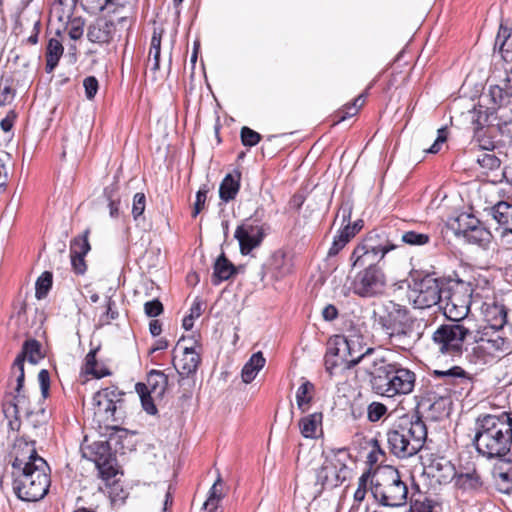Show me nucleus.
Returning a JSON list of instances; mask_svg holds the SVG:
<instances>
[{"label": "nucleus", "mask_w": 512, "mask_h": 512, "mask_svg": "<svg viewBox=\"0 0 512 512\" xmlns=\"http://www.w3.org/2000/svg\"><path fill=\"white\" fill-rule=\"evenodd\" d=\"M473 444L479 455L491 460L507 462L512 455V417L503 412L500 415L485 414L476 420Z\"/></svg>", "instance_id": "obj_1"}, {"label": "nucleus", "mask_w": 512, "mask_h": 512, "mask_svg": "<svg viewBox=\"0 0 512 512\" xmlns=\"http://www.w3.org/2000/svg\"><path fill=\"white\" fill-rule=\"evenodd\" d=\"M374 319L389 344L400 350H410L421 337L417 331L420 325L417 318L406 306L394 301H388L378 313L374 312Z\"/></svg>", "instance_id": "obj_2"}, {"label": "nucleus", "mask_w": 512, "mask_h": 512, "mask_svg": "<svg viewBox=\"0 0 512 512\" xmlns=\"http://www.w3.org/2000/svg\"><path fill=\"white\" fill-rule=\"evenodd\" d=\"M372 390L380 396L393 398L413 392L416 374L397 362H388L385 357L370 372Z\"/></svg>", "instance_id": "obj_3"}, {"label": "nucleus", "mask_w": 512, "mask_h": 512, "mask_svg": "<svg viewBox=\"0 0 512 512\" xmlns=\"http://www.w3.org/2000/svg\"><path fill=\"white\" fill-rule=\"evenodd\" d=\"M398 232L391 228H375L369 231L356 245L350 255L353 268L366 265L367 262H381L386 254L397 247Z\"/></svg>", "instance_id": "obj_4"}, {"label": "nucleus", "mask_w": 512, "mask_h": 512, "mask_svg": "<svg viewBox=\"0 0 512 512\" xmlns=\"http://www.w3.org/2000/svg\"><path fill=\"white\" fill-rule=\"evenodd\" d=\"M50 468L44 459H36L29 469L12 471L13 491L16 496L27 502H36L44 498L50 487Z\"/></svg>", "instance_id": "obj_5"}, {"label": "nucleus", "mask_w": 512, "mask_h": 512, "mask_svg": "<svg viewBox=\"0 0 512 512\" xmlns=\"http://www.w3.org/2000/svg\"><path fill=\"white\" fill-rule=\"evenodd\" d=\"M94 415L99 422H103L107 427L127 434V430L118 425L124 422L127 416V403L125 392L117 386H109L96 392L93 396Z\"/></svg>", "instance_id": "obj_6"}, {"label": "nucleus", "mask_w": 512, "mask_h": 512, "mask_svg": "<svg viewBox=\"0 0 512 512\" xmlns=\"http://www.w3.org/2000/svg\"><path fill=\"white\" fill-rule=\"evenodd\" d=\"M371 493L382 506L399 507L406 503L408 488L399 471L388 467L377 472L371 480Z\"/></svg>", "instance_id": "obj_7"}, {"label": "nucleus", "mask_w": 512, "mask_h": 512, "mask_svg": "<svg viewBox=\"0 0 512 512\" xmlns=\"http://www.w3.org/2000/svg\"><path fill=\"white\" fill-rule=\"evenodd\" d=\"M430 381H432L434 391L435 402L431 405L436 404V398L441 401H449L452 395L461 396L463 393L468 392L472 388L473 376L468 373L461 366H452L448 369H434L428 372Z\"/></svg>", "instance_id": "obj_8"}, {"label": "nucleus", "mask_w": 512, "mask_h": 512, "mask_svg": "<svg viewBox=\"0 0 512 512\" xmlns=\"http://www.w3.org/2000/svg\"><path fill=\"white\" fill-rule=\"evenodd\" d=\"M444 288V315L452 322H462L470 311L473 285L461 279L448 277Z\"/></svg>", "instance_id": "obj_9"}, {"label": "nucleus", "mask_w": 512, "mask_h": 512, "mask_svg": "<svg viewBox=\"0 0 512 512\" xmlns=\"http://www.w3.org/2000/svg\"><path fill=\"white\" fill-rule=\"evenodd\" d=\"M349 453L346 448L332 449L324 455V461L316 470V485L321 490L334 489L342 485L349 477L346 464Z\"/></svg>", "instance_id": "obj_10"}, {"label": "nucleus", "mask_w": 512, "mask_h": 512, "mask_svg": "<svg viewBox=\"0 0 512 512\" xmlns=\"http://www.w3.org/2000/svg\"><path fill=\"white\" fill-rule=\"evenodd\" d=\"M356 273L352 282V292L361 298H374L384 294L387 280L379 262L369 261Z\"/></svg>", "instance_id": "obj_11"}, {"label": "nucleus", "mask_w": 512, "mask_h": 512, "mask_svg": "<svg viewBox=\"0 0 512 512\" xmlns=\"http://www.w3.org/2000/svg\"><path fill=\"white\" fill-rule=\"evenodd\" d=\"M448 277L437 276L435 272L414 278L413 303L416 308H430L443 301L444 287Z\"/></svg>", "instance_id": "obj_12"}, {"label": "nucleus", "mask_w": 512, "mask_h": 512, "mask_svg": "<svg viewBox=\"0 0 512 512\" xmlns=\"http://www.w3.org/2000/svg\"><path fill=\"white\" fill-rule=\"evenodd\" d=\"M470 329L462 322L440 325L432 335V341L441 354L459 356Z\"/></svg>", "instance_id": "obj_13"}, {"label": "nucleus", "mask_w": 512, "mask_h": 512, "mask_svg": "<svg viewBox=\"0 0 512 512\" xmlns=\"http://www.w3.org/2000/svg\"><path fill=\"white\" fill-rule=\"evenodd\" d=\"M361 336L346 337V352L344 357V367L352 369L358 364H363V368L370 375L374 370L381 358L382 353L373 347H367L362 342Z\"/></svg>", "instance_id": "obj_14"}, {"label": "nucleus", "mask_w": 512, "mask_h": 512, "mask_svg": "<svg viewBox=\"0 0 512 512\" xmlns=\"http://www.w3.org/2000/svg\"><path fill=\"white\" fill-rule=\"evenodd\" d=\"M2 410L5 417L10 419L9 426L13 430H19L22 413L26 418H32L35 415L25 391L7 393L2 402Z\"/></svg>", "instance_id": "obj_15"}, {"label": "nucleus", "mask_w": 512, "mask_h": 512, "mask_svg": "<svg viewBox=\"0 0 512 512\" xmlns=\"http://www.w3.org/2000/svg\"><path fill=\"white\" fill-rule=\"evenodd\" d=\"M477 122L479 124H487L488 130H498L501 135H512V110L506 107H498L497 109L477 111Z\"/></svg>", "instance_id": "obj_16"}, {"label": "nucleus", "mask_w": 512, "mask_h": 512, "mask_svg": "<svg viewBox=\"0 0 512 512\" xmlns=\"http://www.w3.org/2000/svg\"><path fill=\"white\" fill-rule=\"evenodd\" d=\"M12 471L29 469L32 463H36V459H43L37 454L34 441H27L24 437L15 440L11 451Z\"/></svg>", "instance_id": "obj_17"}, {"label": "nucleus", "mask_w": 512, "mask_h": 512, "mask_svg": "<svg viewBox=\"0 0 512 512\" xmlns=\"http://www.w3.org/2000/svg\"><path fill=\"white\" fill-rule=\"evenodd\" d=\"M234 237L239 242L241 254L248 255L253 249L260 246L265 232L262 226L244 222L236 228Z\"/></svg>", "instance_id": "obj_18"}, {"label": "nucleus", "mask_w": 512, "mask_h": 512, "mask_svg": "<svg viewBox=\"0 0 512 512\" xmlns=\"http://www.w3.org/2000/svg\"><path fill=\"white\" fill-rule=\"evenodd\" d=\"M387 443L390 452L400 459L412 457L419 452L413 441L405 437L404 430H401L398 423L388 430Z\"/></svg>", "instance_id": "obj_19"}, {"label": "nucleus", "mask_w": 512, "mask_h": 512, "mask_svg": "<svg viewBox=\"0 0 512 512\" xmlns=\"http://www.w3.org/2000/svg\"><path fill=\"white\" fill-rule=\"evenodd\" d=\"M90 459L95 463L103 478L115 476L114 458L107 442H95L89 447Z\"/></svg>", "instance_id": "obj_20"}, {"label": "nucleus", "mask_w": 512, "mask_h": 512, "mask_svg": "<svg viewBox=\"0 0 512 512\" xmlns=\"http://www.w3.org/2000/svg\"><path fill=\"white\" fill-rule=\"evenodd\" d=\"M116 24L106 18L98 17L87 28V38L90 42L99 45H108L116 36Z\"/></svg>", "instance_id": "obj_21"}, {"label": "nucleus", "mask_w": 512, "mask_h": 512, "mask_svg": "<svg viewBox=\"0 0 512 512\" xmlns=\"http://www.w3.org/2000/svg\"><path fill=\"white\" fill-rule=\"evenodd\" d=\"M175 357L173 358V365L178 373V384L183 387L186 384L193 386V381L189 379L190 375H194L198 369L201 358L200 355L194 350L192 347H185L183 349V357L180 360L179 366H177L174 362Z\"/></svg>", "instance_id": "obj_22"}, {"label": "nucleus", "mask_w": 512, "mask_h": 512, "mask_svg": "<svg viewBox=\"0 0 512 512\" xmlns=\"http://www.w3.org/2000/svg\"><path fill=\"white\" fill-rule=\"evenodd\" d=\"M397 423L401 427V430H404L405 437L409 441H413L420 451L427 439V428L422 418L419 415L412 417L405 416L400 418Z\"/></svg>", "instance_id": "obj_23"}, {"label": "nucleus", "mask_w": 512, "mask_h": 512, "mask_svg": "<svg viewBox=\"0 0 512 512\" xmlns=\"http://www.w3.org/2000/svg\"><path fill=\"white\" fill-rule=\"evenodd\" d=\"M488 215L495 221V231L500 236L512 234V202H497L488 209Z\"/></svg>", "instance_id": "obj_24"}, {"label": "nucleus", "mask_w": 512, "mask_h": 512, "mask_svg": "<svg viewBox=\"0 0 512 512\" xmlns=\"http://www.w3.org/2000/svg\"><path fill=\"white\" fill-rule=\"evenodd\" d=\"M466 218L469 220L467 225L461 229L463 237L470 244L478 245L482 248H487L491 242V233L481 225L480 221L470 215Z\"/></svg>", "instance_id": "obj_25"}, {"label": "nucleus", "mask_w": 512, "mask_h": 512, "mask_svg": "<svg viewBox=\"0 0 512 512\" xmlns=\"http://www.w3.org/2000/svg\"><path fill=\"white\" fill-rule=\"evenodd\" d=\"M242 267H236L222 252L213 265L212 284L219 285L223 281H227L238 273Z\"/></svg>", "instance_id": "obj_26"}, {"label": "nucleus", "mask_w": 512, "mask_h": 512, "mask_svg": "<svg viewBox=\"0 0 512 512\" xmlns=\"http://www.w3.org/2000/svg\"><path fill=\"white\" fill-rule=\"evenodd\" d=\"M507 313L508 309L505 305L499 303H493L487 305L484 310L485 321L487 322L488 330H501L504 325L507 324Z\"/></svg>", "instance_id": "obj_27"}, {"label": "nucleus", "mask_w": 512, "mask_h": 512, "mask_svg": "<svg viewBox=\"0 0 512 512\" xmlns=\"http://www.w3.org/2000/svg\"><path fill=\"white\" fill-rule=\"evenodd\" d=\"M240 181L241 172L239 170H234L223 178L219 186V197L223 202L228 203L236 198L240 190Z\"/></svg>", "instance_id": "obj_28"}, {"label": "nucleus", "mask_w": 512, "mask_h": 512, "mask_svg": "<svg viewBox=\"0 0 512 512\" xmlns=\"http://www.w3.org/2000/svg\"><path fill=\"white\" fill-rule=\"evenodd\" d=\"M480 338L485 341V345L490 347V350L497 358L500 354L505 353L510 349V342L508 338L504 337L500 330H488L487 328H484Z\"/></svg>", "instance_id": "obj_29"}, {"label": "nucleus", "mask_w": 512, "mask_h": 512, "mask_svg": "<svg viewBox=\"0 0 512 512\" xmlns=\"http://www.w3.org/2000/svg\"><path fill=\"white\" fill-rule=\"evenodd\" d=\"M43 358L41 343L36 339H28L23 343L22 350L14 361L17 362V365H24L27 359L31 364H37Z\"/></svg>", "instance_id": "obj_30"}, {"label": "nucleus", "mask_w": 512, "mask_h": 512, "mask_svg": "<svg viewBox=\"0 0 512 512\" xmlns=\"http://www.w3.org/2000/svg\"><path fill=\"white\" fill-rule=\"evenodd\" d=\"M144 384L147 392L153 393L156 398H163L169 385L168 375L163 371L153 369L147 374V382Z\"/></svg>", "instance_id": "obj_31"}, {"label": "nucleus", "mask_w": 512, "mask_h": 512, "mask_svg": "<svg viewBox=\"0 0 512 512\" xmlns=\"http://www.w3.org/2000/svg\"><path fill=\"white\" fill-rule=\"evenodd\" d=\"M497 357L490 350V347L485 345V341L481 338L475 339V345L472 347L468 355V359L475 365H485L494 361Z\"/></svg>", "instance_id": "obj_32"}, {"label": "nucleus", "mask_w": 512, "mask_h": 512, "mask_svg": "<svg viewBox=\"0 0 512 512\" xmlns=\"http://www.w3.org/2000/svg\"><path fill=\"white\" fill-rule=\"evenodd\" d=\"M265 363L266 359L261 351L252 354L242 368V381L246 384L251 383L256 378L258 372L264 367Z\"/></svg>", "instance_id": "obj_33"}, {"label": "nucleus", "mask_w": 512, "mask_h": 512, "mask_svg": "<svg viewBox=\"0 0 512 512\" xmlns=\"http://www.w3.org/2000/svg\"><path fill=\"white\" fill-rule=\"evenodd\" d=\"M455 485L463 491H479L483 486L480 474L473 469L466 473L455 474Z\"/></svg>", "instance_id": "obj_34"}, {"label": "nucleus", "mask_w": 512, "mask_h": 512, "mask_svg": "<svg viewBox=\"0 0 512 512\" xmlns=\"http://www.w3.org/2000/svg\"><path fill=\"white\" fill-rule=\"evenodd\" d=\"M63 52L64 47L59 39L53 37L48 40L45 53V71L47 73H52L54 71L63 55Z\"/></svg>", "instance_id": "obj_35"}, {"label": "nucleus", "mask_w": 512, "mask_h": 512, "mask_svg": "<svg viewBox=\"0 0 512 512\" xmlns=\"http://www.w3.org/2000/svg\"><path fill=\"white\" fill-rule=\"evenodd\" d=\"M271 266L277 277L283 278L291 274L294 270L292 257L287 255L283 250H277L271 258Z\"/></svg>", "instance_id": "obj_36"}, {"label": "nucleus", "mask_w": 512, "mask_h": 512, "mask_svg": "<svg viewBox=\"0 0 512 512\" xmlns=\"http://www.w3.org/2000/svg\"><path fill=\"white\" fill-rule=\"evenodd\" d=\"M323 414L321 412H315L307 416L302 417L299 420V429L301 435L304 438H316L318 428L322 424Z\"/></svg>", "instance_id": "obj_37"}, {"label": "nucleus", "mask_w": 512, "mask_h": 512, "mask_svg": "<svg viewBox=\"0 0 512 512\" xmlns=\"http://www.w3.org/2000/svg\"><path fill=\"white\" fill-rule=\"evenodd\" d=\"M473 124L475 125L474 140L478 147L484 151H493L495 142L491 134L494 130L489 131L487 124H479L477 118L473 119Z\"/></svg>", "instance_id": "obj_38"}, {"label": "nucleus", "mask_w": 512, "mask_h": 512, "mask_svg": "<svg viewBox=\"0 0 512 512\" xmlns=\"http://www.w3.org/2000/svg\"><path fill=\"white\" fill-rule=\"evenodd\" d=\"M302 384L299 386L296 392V402L298 408L305 412L307 407L310 405L313 399L315 386L309 380L302 378Z\"/></svg>", "instance_id": "obj_39"}, {"label": "nucleus", "mask_w": 512, "mask_h": 512, "mask_svg": "<svg viewBox=\"0 0 512 512\" xmlns=\"http://www.w3.org/2000/svg\"><path fill=\"white\" fill-rule=\"evenodd\" d=\"M224 497L222 492V478L218 475L217 480L212 485L209 491V497L203 504V510L206 512H218V505L220 500Z\"/></svg>", "instance_id": "obj_40"}, {"label": "nucleus", "mask_w": 512, "mask_h": 512, "mask_svg": "<svg viewBox=\"0 0 512 512\" xmlns=\"http://www.w3.org/2000/svg\"><path fill=\"white\" fill-rule=\"evenodd\" d=\"M99 349V346L91 349L85 357V372L93 375L97 379L110 375V371L107 368L97 369L96 355Z\"/></svg>", "instance_id": "obj_41"}, {"label": "nucleus", "mask_w": 512, "mask_h": 512, "mask_svg": "<svg viewBox=\"0 0 512 512\" xmlns=\"http://www.w3.org/2000/svg\"><path fill=\"white\" fill-rule=\"evenodd\" d=\"M135 390L138 393L141 405L149 415H155L157 413V407L154 403L156 397H154L153 393L147 392V388L144 383H137L135 385Z\"/></svg>", "instance_id": "obj_42"}, {"label": "nucleus", "mask_w": 512, "mask_h": 512, "mask_svg": "<svg viewBox=\"0 0 512 512\" xmlns=\"http://www.w3.org/2000/svg\"><path fill=\"white\" fill-rule=\"evenodd\" d=\"M346 336L336 335L328 341V348L326 355L331 357H338L344 364V357L346 352Z\"/></svg>", "instance_id": "obj_43"}, {"label": "nucleus", "mask_w": 512, "mask_h": 512, "mask_svg": "<svg viewBox=\"0 0 512 512\" xmlns=\"http://www.w3.org/2000/svg\"><path fill=\"white\" fill-rule=\"evenodd\" d=\"M161 40H162V30L158 31L154 29L151 44H150V52L149 58L152 59L153 64L151 69L153 71H158L160 68V55H161Z\"/></svg>", "instance_id": "obj_44"}, {"label": "nucleus", "mask_w": 512, "mask_h": 512, "mask_svg": "<svg viewBox=\"0 0 512 512\" xmlns=\"http://www.w3.org/2000/svg\"><path fill=\"white\" fill-rule=\"evenodd\" d=\"M400 241L409 246H424L430 242V235L414 230L404 231L400 236Z\"/></svg>", "instance_id": "obj_45"}, {"label": "nucleus", "mask_w": 512, "mask_h": 512, "mask_svg": "<svg viewBox=\"0 0 512 512\" xmlns=\"http://www.w3.org/2000/svg\"><path fill=\"white\" fill-rule=\"evenodd\" d=\"M89 229L80 236L75 237L70 243V255L86 256L91 247L88 241Z\"/></svg>", "instance_id": "obj_46"}, {"label": "nucleus", "mask_w": 512, "mask_h": 512, "mask_svg": "<svg viewBox=\"0 0 512 512\" xmlns=\"http://www.w3.org/2000/svg\"><path fill=\"white\" fill-rule=\"evenodd\" d=\"M53 274L50 271H44L37 279L35 284V296L37 299H43L47 296L52 287Z\"/></svg>", "instance_id": "obj_47"}, {"label": "nucleus", "mask_w": 512, "mask_h": 512, "mask_svg": "<svg viewBox=\"0 0 512 512\" xmlns=\"http://www.w3.org/2000/svg\"><path fill=\"white\" fill-rule=\"evenodd\" d=\"M477 163L484 169L495 170L500 167V159L493 153L483 152L477 156Z\"/></svg>", "instance_id": "obj_48"}, {"label": "nucleus", "mask_w": 512, "mask_h": 512, "mask_svg": "<svg viewBox=\"0 0 512 512\" xmlns=\"http://www.w3.org/2000/svg\"><path fill=\"white\" fill-rule=\"evenodd\" d=\"M85 22L81 17H75L67 23L68 35L72 40H79L84 33Z\"/></svg>", "instance_id": "obj_49"}, {"label": "nucleus", "mask_w": 512, "mask_h": 512, "mask_svg": "<svg viewBox=\"0 0 512 512\" xmlns=\"http://www.w3.org/2000/svg\"><path fill=\"white\" fill-rule=\"evenodd\" d=\"M240 138L244 146L253 147L256 146L261 141L262 136L253 129L244 126L241 128Z\"/></svg>", "instance_id": "obj_50"}, {"label": "nucleus", "mask_w": 512, "mask_h": 512, "mask_svg": "<svg viewBox=\"0 0 512 512\" xmlns=\"http://www.w3.org/2000/svg\"><path fill=\"white\" fill-rule=\"evenodd\" d=\"M437 502L424 497L423 499H416L411 502L409 512H433Z\"/></svg>", "instance_id": "obj_51"}, {"label": "nucleus", "mask_w": 512, "mask_h": 512, "mask_svg": "<svg viewBox=\"0 0 512 512\" xmlns=\"http://www.w3.org/2000/svg\"><path fill=\"white\" fill-rule=\"evenodd\" d=\"M208 192H209V187L207 184H203L200 187V189L197 191L195 203L193 206V212H192L193 218H196L200 214V212L204 209Z\"/></svg>", "instance_id": "obj_52"}, {"label": "nucleus", "mask_w": 512, "mask_h": 512, "mask_svg": "<svg viewBox=\"0 0 512 512\" xmlns=\"http://www.w3.org/2000/svg\"><path fill=\"white\" fill-rule=\"evenodd\" d=\"M387 410L383 403L372 402L367 408V418L370 422H377L387 413Z\"/></svg>", "instance_id": "obj_53"}, {"label": "nucleus", "mask_w": 512, "mask_h": 512, "mask_svg": "<svg viewBox=\"0 0 512 512\" xmlns=\"http://www.w3.org/2000/svg\"><path fill=\"white\" fill-rule=\"evenodd\" d=\"M146 208V196L142 192H138L133 197L132 216L137 221L144 213Z\"/></svg>", "instance_id": "obj_54"}, {"label": "nucleus", "mask_w": 512, "mask_h": 512, "mask_svg": "<svg viewBox=\"0 0 512 512\" xmlns=\"http://www.w3.org/2000/svg\"><path fill=\"white\" fill-rule=\"evenodd\" d=\"M119 317V312L116 308V302L108 297L106 301V311L100 316L99 321L102 325L109 324L112 320H115Z\"/></svg>", "instance_id": "obj_55"}, {"label": "nucleus", "mask_w": 512, "mask_h": 512, "mask_svg": "<svg viewBox=\"0 0 512 512\" xmlns=\"http://www.w3.org/2000/svg\"><path fill=\"white\" fill-rule=\"evenodd\" d=\"M11 375L16 377V386L14 388V392L19 393L21 391H24V381H25V372H24V365L18 364L17 362L13 361L11 366Z\"/></svg>", "instance_id": "obj_56"}, {"label": "nucleus", "mask_w": 512, "mask_h": 512, "mask_svg": "<svg viewBox=\"0 0 512 512\" xmlns=\"http://www.w3.org/2000/svg\"><path fill=\"white\" fill-rule=\"evenodd\" d=\"M86 3L88 5V8L95 11H104L111 5L115 6H124V2H121V0H86Z\"/></svg>", "instance_id": "obj_57"}, {"label": "nucleus", "mask_w": 512, "mask_h": 512, "mask_svg": "<svg viewBox=\"0 0 512 512\" xmlns=\"http://www.w3.org/2000/svg\"><path fill=\"white\" fill-rule=\"evenodd\" d=\"M164 311L163 304L158 299H153L151 301H147L144 304V312L148 317H157L161 315Z\"/></svg>", "instance_id": "obj_58"}, {"label": "nucleus", "mask_w": 512, "mask_h": 512, "mask_svg": "<svg viewBox=\"0 0 512 512\" xmlns=\"http://www.w3.org/2000/svg\"><path fill=\"white\" fill-rule=\"evenodd\" d=\"M86 98L92 100L99 88L98 80L95 76H88L83 81Z\"/></svg>", "instance_id": "obj_59"}, {"label": "nucleus", "mask_w": 512, "mask_h": 512, "mask_svg": "<svg viewBox=\"0 0 512 512\" xmlns=\"http://www.w3.org/2000/svg\"><path fill=\"white\" fill-rule=\"evenodd\" d=\"M489 96L491 97L492 102L496 105H499V107H503L502 105L505 101V98L509 97L505 92V88H501L498 85L490 87Z\"/></svg>", "instance_id": "obj_60"}, {"label": "nucleus", "mask_w": 512, "mask_h": 512, "mask_svg": "<svg viewBox=\"0 0 512 512\" xmlns=\"http://www.w3.org/2000/svg\"><path fill=\"white\" fill-rule=\"evenodd\" d=\"M38 381L43 398H47L50 390V373L46 369L40 370L38 373Z\"/></svg>", "instance_id": "obj_61"}, {"label": "nucleus", "mask_w": 512, "mask_h": 512, "mask_svg": "<svg viewBox=\"0 0 512 512\" xmlns=\"http://www.w3.org/2000/svg\"><path fill=\"white\" fill-rule=\"evenodd\" d=\"M448 136L447 128L442 127L438 129L437 138L434 141V143L430 146V148L427 150L429 153H438L441 149V145L446 142Z\"/></svg>", "instance_id": "obj_62"}, {"label": "nucleus", "mask_w": 512, "mask_h": 512, "mask_svg": "<svg viewBox=\"0 0 512 512\" xmlns=\"http://www.w3.org/2000/svg\"><path fill=\"white\" fill-rule=\"evenodd\" d=\"M70 257L73 271L78 275H83L87 269L84 256L70 255Z\"/></svg>", "instance_id": "obj_63"}, {"label": "nucleus", "mask_w": 512, "mask_h": 512, "mask_svg": "<svg viewBox=\"0 0 512 512\" xmlns=\"http://www.w3.org/2000/svg\"><path fill=\"white\" fill-rule=\"evenodd\" d=\"M358 111H356L355 106H350L349 104H346L342 110L338 111L335 115L336 120L334 121V124L340 123L344 120H346L348 117H352L356 115Z\"/></svg>", "instance_id": "obj_64"}]
</instances>
